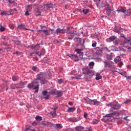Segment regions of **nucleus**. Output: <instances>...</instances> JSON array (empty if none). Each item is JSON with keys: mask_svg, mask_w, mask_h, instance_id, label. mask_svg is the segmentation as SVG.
Segmentation results:
<instances>
[{"mask_svg": "<svg viewBox=\"0 0 131 131\" xmlns=\"http://www.w3.org/2000/svg\"><path fill=\"white\" fill-rule=\"evenodd\" d=\"M86 104H89V105H94V106H98V105H100L101 104V102L97 99H86V98L83 99V102H84Z\"/></svg>", "mask_w": 131, "mask_h": 131, "instance_id": "obj_1", "label": "nucleus"}, {"mask_svg": "<svg viewBox=\"0 0 131 131\" xmlns=\"http://www.w3.org/2000/svg\"><path fill=\"white\" fill-rule=\"evenodd\" d=\"M106 106L108 107H111L112 109H114V110H118L121 105L118 103L115 102H111L110 103H106Z\"/></svg>", "mask_w": 131, "mask_h": 131, "instance_id": "obj_2", "label": "nucleus"}, {"mask_svg": "<svg viewBox=\"0 0 131 131\" xmlns=\"http://www.w3.org/2000/svg\"><path fill=\"white\" fill-rule=\"evenodd\" d=\"M24 88V83L23 82L18 84H12L10 85L11 90H17L18 89H22Z\"/></svg>", "mask_w": 131, "mask_h": 131, "instance_id": "obj_3", "label": "nucleus"}, {"mask_svg": "<svg viewBox=\"0 0 131 131\" xmlns=\"http://www.w3.org/2000/svg\"><path fill=\"white\" fill-rule=\"evenodd\" d=\"M46 76H47L46 73L41 72L39 74L37 75V78L35 81H37L38 83V82H39L38 80L45 79Z\"/></svg>", "mask_w": 131, "mask_h": 131, "instance_id": "obj_4", "label": "nucleus"}, {"mask_svg": "<svg viewBox=\"0 0 131 131\" xmlns=\"http://www.w3.org/2000/svg\"><path fill=\"white\" fill-rule=\"evenodd\" d=\"M82 51H83V49H76L75 50L77 54L79 55V57L81 59H82V57L83 56V52H82Z\"/></svg>", "mask_w": 131, "mask_h": 131, "instance_id": "obj_5", "label": "nucleus"}, {"mask_svg": "<svg viewBox=\"0 0 131 131\" xmlns=\"http://www.w3.org/2000/svg\"><path fill=\"white\" fill-rule=\"evenodd\" d=\"M116 39H117V37L115 36H112L106 39V41H107V42H111L112 41H115Z\"/></svg>", "mask_w": 131, "mask_h": 131, "instance_id": "obj_6", "label": "nucleus"}, {"mask_svg": "<svg viewBox=\"0 0 131 131\" xmlns=\"http://www.w3.org/2000/svg\"><path fill=\"white\" fill-rule=\"evenodd\" d=\"M17 28H18V29H19V30H22V29H25L26 30H30V31H33V30H32L25 28V25H24V24H21V25H18Z\"/></svg>", "mask_w": 131, "mask_h": 131, "instance_id": "obj_7", "label": "nucleus"}, {"mask_svg": "<svg viewBox=\"0 0 131 131\" xmlns=\"http://www.w3.org/2000/svg\"><path fill=\"white\" fill-rule=\"evenodd\" d=\"M53 8H54V4H49L45 5L43 7L45 10H48V9H52Z\"/></svg>", "mask_w": 131, "mask_h": 131, "instance_id": "obj_8", "label": "nucleus"}, {"mask_svg": "<svg viewBox=\"0 0 131 131\" xmlns=\"http://www.w3.org/2000/svg\"><path fill=\"white\" fill-rule=\"evenodd\" d=\"M106 13L107 14V16H109L110 15H111L112 10H111V9L110 8V4L106 5Z\"/></svg>", "mask_w": 131, "mask_h": 131, "instance_id": "obj_9", "label": "nucleus"}, {"mask_svg": "<svg viewBox=\"0 0 131 131\" xmlns=\"http://www.w3.org/2000/svg\"><path fill=\"white\" fill-rule=\"evenodd\" d=\"M33 83H38V82L36 81V80L33 81L32 83H30L28 84V89H32L34 87V84Z\"/></svg>", "mask_w": 131, "mask_h": 131, "instance_id": "obj_10", "label": "nucleus"}, {"mask_svg": "<svg viewBox=\"0 0 131 131\" xmlns=\"http://www.w3.org/2000/svg\"><path fill=\"white\" fill-rule=\"evenodd\" d=\"M122 30V28H121V27L115 28L114 29V31L115 32H116L117 33H118L119 34V33H121Z\"/></svg>", "mask_w": 131, "mask_h": 131, "instance_id": "obj_11", "label": "nucleus"}, {"mask_svg": "<svg viewBox=\"0 0 131 131\" xmlns=\"http://www.w3.org/2000/svg\"><path fill=\"white\" fill-rule=\"evenodd\" d=\"M42 94L43 96H46L45 97L46 100L50 99V95H48V92L46 91H42Z\"/></svg>", "mask_w": 131, "mask_h": 131, "instance_id": "obj_12", "label": "nucleus"}, {"mask_svg": "<svg viewBox=\"0 0 131 131\" xmlns=\"http://www.w3.org/2000/svg\"><path fill=\"white\" fill-rule=\"evenodd\" d=\"M56 32L57 34H58V33H65V30L63 29L58 28L56 30Z\"/></svg>", "mask_w": 131, "mask_h": 131, "instance_id": "obj_13", "label": "nucleus"}, {"mask_svg": "<svg viewBox=\"0 0 131 131\" xmlns=\"http://www.w3.org/2000/svg\"><path fill=\"white\" fill-rule=\"evenodd\" d=\"M117 11L118 13H120V12H122V13H125V12L126 11V8L121 7L118 8Z\"/></svg>", "mask_w": 131, "mask_h": 131, "instance_id": "obj_14", "label": "nucleus"}, {"mask_svg": "<svg viewBox=\"0 0 131 131\" xmlns=\"http://www.w3.org/2000/svg\"><path fill=\"white\" fill-rule=\"evenodd\" d=\"M57 109H58V107H55L53 108L54 111L51 112V114L52 116H53V117L57 115V114H56V111L57 110Z\"/></svg>", "mask_w": 131, "mask_h": 131, "instance_id": "obj_15", "label": "nucleus"}, {"mask_svg": "<svg viewBox=\"0 0 131 131\" xmlns=\"http://www.w3.org/2000/svg\"><path fill=\"white\" fill-rule=\"evenodd\" d=\"M75 129L76 131H83L84 129V127L81 126H78L75 128Z\"/></svg>", "mask_w": 131, "mask_h": 131, "instance_id": "obj_16", "label": "nucleus"}, {"mask_svg": "<svg viewBox=\"0 0 131 131\" xmlns=\"http://www.w3.org/2000/svg\"><path fill=\"white\" fill-rule=\"evenodd\" d=\"M1 15L7 16V15H12V13H9V12L8 11H2Z\"/></svg>", "mask_w": 131, "mask_h": 131, "instance_id": "obj_17", "label": "nucleus"}, {"mask_svg": "<svg viewBox=\"0 0 131 131\" xmlns=\"http://www.w3.org/2000/svg\"><path fill=\"white\" fill-rule=\"evenodd\" d=\"M81 77V75H75L74 77H71L72 79H80Z\"/></svg>", "mask_w": 131, "mask_h": 131, "instance_id": "obj_18", "label": "nucleus"}, {"mask_svg": "<svg viewBox=\"0 0 131 131\" xmlns=\"http://www.w3.org/2000/svg\"><path fill=\"white\" fill-rule=\"evenodd\" d=\"M121 60V58H120V56L116 57L114 59L115 63H118V62H119Z\"/></svg>", "mask_w": 131, "mask_h": 131, "instance_id": "obj_19", "label": "nucleus"}, {"mask_svg": "<svg viewBox=\"0 0 131 131\" xmlns=\"http://www.w3.org/2000/svg\"><path fill=\"white\" fill-rule=\"evenodd\" d=\"M96 77L95 78V79L96 80H99V79H101L102 78L101 75H100V74L99 73L96 74Z\"/></svg>", "mask_w": 131, "mask_h": 131, "instance_id": "obj_20", "label": "nucleus"}, {"mask_svg": "<svg viewBox=\"0 0 131 131\" xmlns=\"http://www.w3.org/2000/svg\"><path fill=\"white\" fill-rule=\"evenodd\" d=\"M69 121H70L71 122H76L78 120H77L75 118H70L69 119Z\"/></svg>", "mask_w": 131, "mask_h": 131, "instance_id": "obj_21", "label": "nucleus"}, {"mask_svg": "<svg viewBox=\"0 0 131 131\" xmlns=\"http://www.w3.org/2000/svg\"><path fill=\"white\" fill-rule=\"evenodd\" d=\"M112 58H113V56L112 54H107L106 55V58L108 61H110V60H112Z\"/></svg>", "mask_w": 131, "mask_h": 131, "instance_id": "obj_22", "label": "nucleus"}, {"mask_svg": "<svg viewBox=\"0 0 131 131\" xmlns=\"http://www.w3.org/2000/svg\"><path fill=\"white\" fill-rule=\"evenodd\" d=\"M33 90H36L35 93H38V90H39V84H37L34 88Z\"/></svg>", "mask_w": 131, "mask_h": 131, "instance_id": "obj_23", "label": "nucleus"}, {"mask_svg": "<svg viewBox=\"0 0 131 131\" xmlns=\"http://www.w3.org/2000/svg\"><path fill=\"white\" fill-rule=\"evenodd\" d=\"M12 78L13 81H17V80H19V77L17 76H13Z\"/></svg>", "mask_w": 131, "mask_h": 131, "instance_id": "obj_24", "label": "nucleus"}, {"mask_svg": "<svg viewBox=\"0 0 131 131\" xmlns=\"http://www.w3.org/2000/svg\"><path fill=\"white\" fill-rule=\"evenodd\" d=\"M125 15L127 16H131V9H129L127 10L126 12L125 13Z\"/></svg>", "mask_w": 131, "mask_h": 131, "instance_id": "obj_25", "label": "nucleus"}, {"mask_svg": "<svg viewBox=\"0 0 131 131\" xmlns=\"http://www.w3.org/2000/svg\"><path fill=\"white\" fill-rule=\"evenodd\" d=\"M6 30V28L3 26L2 25H0V31L1 32H4Z\"/></svg>", "mask_w": 131, "mask_h": 131, "instance_id": "obj_26", "label": "nucleus"}, {"mask_svg": "<svg viewBox=\"0 0 131 131\" xmlns=\"http://www.w3.org/2000/svg\"><path fill=\"white\" fill-rule=\"evenodd\" d=\"M31 10H32V5H29L27 8V11L29 12H31Z\"/></svg>", "mask_w": 131, "mask_h": 131, "instance_id": "obj_27", "label": "nucleus"}, {"mask_svg": "<svg viewBox=\"0 0 131 131\" xmlns=\"http://www.w3.org/2000/svg\"><path fill=\"white\" fill-rule=\"evenodd\" d=\"M68 112H73V111H75V107H69Z\"/></svg>", "mask_w": 131, "mask_h": 131, "instance_id": "obj_28", "label": "nucleus"}, {"mask_svg": "<svg viewBox=\"0 0 131 131\" xmlns=\"http://www.w3.org/2000/svg\"><path fill=\"white\" fill-rule=\"evenodd\" d=\"M35 119H36V120H37L38 121H40L42 120V118L39 116H37L35 117Z\"/></svg>", "mask_w": 131, "mask_h": 131, "instance_id": "obj_29", "label": "nucleus"}, {"mask_svg": "<svg viewBox=\"0 0 131 131\" xmlns=\"http://www.w3.org/2000/svg\"><path fill=\"white\" fill-rule=\"evenodd\" d=\"M63 95V92L62 91H57V97L58 98H60Z\"/></svg>", "mask_w": 131, "mask_h": 131, "instance_id": "obj_30", "label": "nucleus"}, {"mask_svg": "<svg viewBox=\"0 0 131 131\" xmlns=\"http://www.w3.org/2000/svg\"><path fill=\"white\" fill-rule=\"evenodd\" d=\"M41 31H42V32H43L45 35H49V34H50V32H49L48 30H41Z\"/></svg>", "mask_w": 131, "mask_h": 131, "instance_id": "obj_31", "label": "nucleus"}, {"mask_svg": "<svg viewBox=\"0 0 131 131\" xmlns=\"http://www.w3.org/2000/svg\"><path fill=\"white\" fill-rule=\"evenodd\" d=\"M89 12H90V10L89 9H84L82 10V13H83V14H85V15H86V14H88V13H89Z\"/></svg>", "mask_w": 131, "mask_h": 131, "instance_id": "obj_32", "label": "nucleus"}, {"mask_svg": "<svg viewBox=\"0 0 131 131\" xmlns=\"http://www.w3.org/2000/svg\"><path fill=\"white\" fill-rule=\"evenodd\" d=\"M55 127H56V128H62L63 127L61 124H55Z\"/></svg>", "mask_w": 131, "mask_h": 131, "instance_id": "obj_33", "label": "nucleus"}, {"mask_svg": "<svg viewBox=\"0 0 131 131\" xmlns=\"http://www.w3.org/2000/svg\"><path fill=\"white\" fill-rule=\"evenodd\" d=\"M31 49H32L33 50L34 49H36V48H38V49H39V45H36V46L32 45V46H31Z\"/></svg>", "mask_w": 131, "mask_h": 131, "instance_id": "obj_34", "label": "nucleus"}, {"mask_svg": "<svg viewBox=\"0 0 131 131\" xmlns=\"http://www.w3.org/2000/svg\"><path fill=\"white\" fill-rule=\"evenodd\" d=\"M41 83V84H45L46 83V79H41V80H39Z\"/></svg>", "mask_w": 131, "mask_h": 131, "instance_id": "obj_35", "label": "nucleus"}, {"mask_svg": "<svg viewBox=\"0 0 131 131\" xmlns=\"http://www.w3.org/2000/svg\"><path fill=\"white\" fill-rule=\"evenodd\" d=\"M110 118H104L102 119V120L103 121V122H107L108 121H109L110 120Z\"/></svg>", "mask_w": 131, "mask_h": 131, "instance_id": "obj_36", "label": "nucleus"}, {"mask_svg": "<svg viewBox=\"0 0 131 131\" xmlns=\"http://www.w3.org/2000/svg\"><path fill=\"white\" fill-rule=\"evenodd\" d=\"M97 123H99V121L97 120H95L92 122V124H97Z\"/></svg>", "mask_w": 131, "mask_h": 131, "instance_id": "obj_37", "label": "nucleus"}, {"mask_svg": "<svg viewBox=\"0 0 131 131\" xmlns=\"http://www.w3.org/2000/svg\"><path fill=\"white\" fill-rule=\"evenodd\" d=\"M15 45H16V46H22V45H21V41H16L15 42Z\"/></svg>", "mask_w": 131, "mask_h": 131, "instance_id": "obj_38", "label": "nucleus"}, {"mask_svg": "<svg viewBox=\"0 0 131 131\" xmlns=\"http://www.w3.org/2000/svg\"><path fill=\"white\" fill-rule=\"evenodd\" d=\"M49 94H50L51 95H55L56 94V91L52 90L51 91L49 92Z\"/></svg>", "mask_w": 131, "mask_h": 131, "instance_id": "obj_39", "label": "nucleus"}, {"mask_svg": "<svg viewBox=\"0 0 131 131\" xmlns=\"http://www.w3.org/2000/svg\"><path fill=\"white\" fill-rule=\"evenodd\" d=\"M112 114H113V113H111L110 114H107L105 116V117H112Z\"/></svg>", "mask_w": 131, "mask_h": 131, "instance_id": "obj_40", "label": "nucleus"}, {"mask_svg": "<svg viewBox=\"0 0 131 131\" xmlns=\"http://www.w3.org/2000/svg\"><path fill=\"white\" fill-rule=\"evenodd\" d=\"M32 70H33V71H38V68H37V67H33L32 68Z\"/></svg>", "mask_w": 131, "mask_h": 131, "instance_id": "obj_41", "label": "nucleus"}, {"mask_svg": "<svg viewBox=\"0 0 131 131\" xmlns=\"http://www.w3.org/2000/svg\"><path fill=\"white\" fill-rule=\"evenodd\" d=\"M125 112H126V111L122 110L120 111V114H125Z\"/></svg>", "mask_w": 131, "mask_h": 131, "instance_id": "obj_42", "label": "nucleus"}, {"mask_svg": "<svg viewBox=\"0 0 131 131\" xmlns=\"http://www.w3.org/2000/svg\"><path fill=\"white\" fill-rule=\"evenodd\" d=\"M6 1H8L9 4H14V3H15V1L14 0H6Z\"/></svg>", "mask_w": 131, "mask_h": 131, "instance_id": "obj_43", "label": "nucleus"}, {"mask_svg": "<svg viewBox=\"0 0 131 131\" xmlns=\"http://www.w3.org/2000/svg\"><path fill=\"white\" fill-rule=\"evenodd\" d=\"M40 13H41V11L37 10V12L36 13V16H39V15H40Z\"/></svg>", "mask_w": 131, "mask_h": 131, "instance_id": "obj_44", "label": "nucleus"}, {"mask_svg": "<svg viewBox=\"0 0 131 131\" xmlns=\"http://www.w3.org/2000/svg\"><path fill=\"white\" fill-rule=\"evenodd\" d=\"M25 15L26 16H29V15H30V11H28V10H27L25 13Z\"/></svg>", "mask_w": 131, "mask_h": 131, "instance_id": "obj_45", "label": "nucleus"}, {"mask_svg": "<svg viewBox=\"0 0 131 131\" xmlns=\"http://www.w3.org/2000/svg\"><path fill=\"white\" fill-rule=\"evenodd\" d=\"M9 27L11 29H13L14 27V25L12 24H9Z\"/></svg>", "mask_w": 131, "mask_h": 131, "instance_id": "obj_46", "label": "nucleus"}, {"mask_svg": "<svg viewBox=\"0 0 131 131\" xmlns=\"http://www.w3.org/2000/svg\"><path fill=\"white\" fill-rule=\"evenodd\" d=\"M120 74H121V75H123V76H125L126 73L125 72H121L120 73Z\"/></svg>", "mask_w": 131, "mask_h": 131, "instance_id": "obj_47", "label": "nucleus"}, {"mask_svg": "<svg viewBox=\"0 0 131 131\" xmlns=\"http://www.w3.org/2000/svg\"><path fill=\"white\" fill-rule=\"evenodd\" d=\"M36 55H38L39 57H41V52H36Z\"/></svg>", "mask_w": 131, "mask_h": 131, "instance_id": "obj_48", "label": "nucleus"}, {"mask_svg": "<svg viewBox=\"0 0 131 131\" xmlns=\"http://www.w3.org/2000/svg\"><path fill=\"white\" fill-rule=\"evenodd\" d=\"M114 43H115V46H117V45H118V40H117V39L115 40Z\"/></svg>", "mask_w": 131, "mask_h": 131, "instance_id": "obj_49", "label": "nucleus"}, {"mask_svg": "<svg viewBox=\"0 0 131 131\" xmlns=\"http://www.w3.org/2000/svg\"><path fill=\"white\" fill-rule=\"evenodd\" d=\"M131 100L130 99H128L127 100H126L124 103L125 104H128V103H130Z\"/></svg>", "mask_w": 131, "mask_h": 131, "instance_id": "obj_50", "label": "nucleus"}, {"mask_svg": "<svg viewBox=\"0 0 131 131\" xmlns=\"http://www.w3.org/2000/svg\"><path fill=\"white\" fill-rule=\"evenodd\" d=\"M89 66H94L95 65V63L94 62H91L89 63Z\"/></svg>", "mask_w": 131, "mask_h": 131, "instance_id": "obj_51", "label": "nucleus"}, {"mask_svg": "<svg viewBox=\"0 0 131 131\" xmlns=\"http://www.w3.org/2000/svg\"><path fill=\"white\" fill-rule=\"evenodd\" d=\"M62 82H63V79H60L58 80V83H59V84H61V83H62Z\"/></svg>", "mask_w": 131, "mask_h": 131, "instance_id": "obj_52", "label": "nucleus"}, {"mask_svg": "<svg viewBox=\"0 0 131 131\" xmlns=\"http://www.w3.org/2000/svg\"><path fill=\"white\" fill-rule=\"evenodd\" d=\"M123 65V63H122V62H120L118 63L119 67H121V66H122Z\"/></svg>", "mask_w": 131, "mask_h": 131, "instance_id": "obj_53", "label": "nucleus"}, {"mask_svg": "<svg viewBox=\"0 0 131 131\" xmlns=\"http://www.w3.org/2000/svg\"><path fill=\"white\" fill-rule=\"evenodd\" d=\"M97 46V42H95V43H93V44H92V47H93V48H96V46Z\"/></svg>", "mask_w": 131, "mask_h": 131, "instance_id": "obj_54", "label": "nucleus"}, {"mask_svg": "<svg viewBox=\"0 0 131 131\" xmlns=\"http://www.w3.org/2000/svg\"><path fill=\"white\" fill-rule=\"evenodd\" d=\"M84 118H88V113H84Z\"/></svg>", "mask_w": 131, "mask_h": 131, "instance_id": "obj_55", "label": "nucleus"}, {"mask_svg": "<svg viewBox=\"0 0 131 131\" xmlns=\"http://www.w3.org/2000/svg\"><path fill=\"white\" fill-rule=\"evenodd\" d=\"M13 54L16 55H19V54H20V52H19V51H15V52H14Z\"/></svg>", "mask_w": 131, "mask_h": 131, "instance_id": "obj_56", "label": "nucleus"}, {"mask_svg": "<svg viewBox=\"0 0 131 131\" xmlns=\"http://www.w3.org/2000/svg\"><path fill=\"white\" fill-rule=\"evenodd\" d=\"M120 36H121V37H123V38H125V37L124 36V34H121Z\"/></svg>", "mask_w": 131, "mask_h": 131, "instance_id": "obj_57", "label": "nucleus"}, {"mask_svg": "<svg viewBox=\"0 0 131 131\" xmlns=\"http://www.w3.org/2000/svg\"><path fill=\"white\" fill-rule=\"evenodd\" d=\"M12 11L16 12L17 10L16 9V8H14L13 10L10 9V10H9V12H12Z\"/></svg>", "mask_w": 131, "mask_h": 131, "instance_id": "obj_58", "label": "nucleus"}, {"mask_svg": "<svg viewBox=\"0 0 131 131\" xmlns=\"http://www.w3.org/2000/svg\"><path fill=\"white\" fill-rule=\"evenodd\" d=\"M49 76H53L54 75L53 72H52L51 74H49Z\"/></svg>", "mask_w": 131, "mask_h": 131, "instance_id": "obj_59", "label": "nucleus"}, {"mask_svg": "<svg viewBox=\"0 0 131 131\" xmlns=\"http://www.w3.org/2000/svg\"><path fill=\"white\" fill-rule=\"evenodd\" d=\"M36 124H37V123H36L35 121L32 123V125H36Z\"/></svg>", "mask_w": 131, "mask_h": 131, "instance_id": "obj_60", "label": "nucleus"}, {"mask_svg": "<svg viewBox=\"0 0 131 131\" xmlns=\"http://www.w3.org/2000/svg\"><path fill=\"white\" fill-rule=\"evenodd\" d=\"M69 105H70L71 106H72V105H73V103H72V102L70 101L69 102Z\"/></svg>", "mask_w": 131, "mask_h": 131, "instance_id": "obj_61", "label": "nucleus"}, {"mask_svg": "<svg viewBox=\"0 0 131 131\" xmlns=\"http://www.w3.org/2000/svg\"><path fill=\"white\" fill-rule=\"evenodd\" d=\"M125 77H126V78H127V79H128V78H129V79H131V77L130 76L128 77V76H125Z\"/></svg>", "mask_w": 131, "mask_h": 131, "instance_id": "obj_62", "label": "nucleus"}, {"mask_svg": "<svg viewBox=\"0 0 131 131\" xmlns=\"http://www.w3.org/2000/svg\"><path fill=\"white\" fill-rule=\"evenodd\" d=\"M4 46H9V44L8 43L4 42Z\"/></svg>", "mask_w": 131, "mask_h": 131, "instance_id": "obj_63", "label": "nucleus"}, {"mask_svg": "<svg viewBox=\"0 0 131 131\" xmlns=\"http://www.w3.org/2000/svg\"><path fill=\"white\" fill-rule=\"evenodd\" d=\"M29 129H30L29 128H27L25 130V131H28V130H29Z\"/></svg>", "mask_w": 131, "mask_h": 131, "instance_id": "obj_64", "label": "nucleus"}]
</instances>
